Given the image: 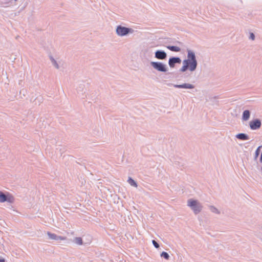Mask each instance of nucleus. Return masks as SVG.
I'll return each mask as SVG.
<instances>
[{
  "label": "nucleus",
  "mask_w": 262,
  "mask_h": 262,
  "mask_svg": "<svg viewBox=\"0 0 262 262\" xmlns=\"http://www.w3.org/2000/svg\"><path fill=\"white\" fill-rule=\"evenodd\" d=\"M187 58L183 61V66L179 70L180 72H185L188 70L191 72H193L196 69L198 66V61L195 53L189 49H187Z\"/></svg>",
  "instance_id": "nucleus-1"
},
{
  "label": "nucleus",
  "mask_w": 262,
  "mask_h": 262,
  "mask_svg": "<svg viewBox=\"0 0 262 262\" xmlns=\"http://www.w3.org/2000/svg\"><path fill=\"white\" fill-rule=\"evenodd\" d=\"M187 205L191 209L195 214L199 213L203 208L198 201L193 199H189L187 201Z\"/></svg>",
  "instance_id": "nucleus-2"
},
{
  "label": "nucleus",
  "mask_w": 262,
  "mask_h": 262,
  "mask_svg": "<svg viewBox=\"0 0 262 262\" xmlns=\"http://www.w3.org/2000/svg\"><path fill=\"white\" fill-rule=\"evenodd\" d=\"M150 66L156 71L161 73H166L168 71L167 66L160 61H151Z\"/></svg>",
  "instance_id": "nucleus-3"
},
{
  "label": "nucleus",
  "mask_w": 262,
  "mask_h": 262,
  "mask_svg": "<svg viewBox=\"0 0 262 262\" xmlns=\"http://www.w3.org/2000/svg\"><path fill=\"white\" fill-rule=\"evenodd\" d=\"M134 30L130 28L119 25L117 27L116 29V34L119 36H124L128 34H132L134 32Z\"/></svg>",
  "instance_id": "nucleus-4"
},
{
  "label": "nucleus",
  "mask_w": 262,
  "mask_h": 262,
  "mask_svg": "<svg viewBox=\"0 0 262 262\" xmlns=\"http://www.w3.org/2000/svg\"><path fill=\"white\" fill-rule=\"evenodd\" d=\"M14 197L9 193L5 194L2 191H0V202L4 203L5 202L12 203L14 202Z\"/></svg>",
  "instance_id": "nucleus-5"
},
{
  "label": "nucleus",
  "mask_w": 262,
  "mask_h": 262,
  "mask_svg": "<svg viewBox=\"0 0 262 262\" xmlns=\"http://www.w3.org/2000/svg\"><path fill=\"white\" fill-rule=\"evenodd\" d=\"M261 126V122L259 119H254L249 122V127L252 130L259 129Z\"/></svg>",
  "instance_id": "nucleus-6"
},
{
  "label": "nucleus",
  "mask_w": 262,
  "mask_h": 262,
  "mask_svg": "<svg viewBox=\"0 0 262 262\" xmlns=\"http://www.w3.org/2000/svg\"><path fill=\"white\" fill-rule=\"evenodd\" d=\"M182 62L181 59L179 57H170L168 61V66L170 68H174L176 64H180Z\"/></svg>",
  "instance_id": "nucleus-7"
},
{
  "label": "nucleus",
  "mask_w": 262,
  "mask_h": 262,
  "mask_svg": "<svg viewBox=\"0 0 262 262\" xmlns=\"http://www.w3.org/2000/svg\"><path fill=\"white\" fill-rule=\"evenodd\" d=\"M167 54L166 52L162 50H157L155 52V58L157 59L164 60L166 59Z\"/></svg>",
  "instance_id": "nucleus-8"
},
{
  "label": "nucleus",
  "mask_w": 262,
  "mask_h": 262,
  "mask_svg": "<svg viewBox=\"0 0 262 262\" xmlns=\"http://www.w3.org/2000/svg\"><path fill=\"white\" fill-rule=\"evenodd\" d=\"M47 235L49 236V238L51 239L55 240V241H63L66 239L67 237L65 236H59L56 235L55 233H51L50 232H47Z\"/></svg>",
  "instance_id": "nucleus-9"
},
{
  "label": "nucleus",
  "mask_w": 262,
  "mask_h": 262,
  "mask_svg": "<svg viewBox=\"0 0 262 262\" xmlns=\"http://www.w3.org/2000/svg\"><path fill=\"white\" fill-rule=\"evenodd\" d=\"M173 86L175 88L186 89H192L195 87L193 84L187 83H184L181 84H174Z\"/></svg>",
  "instance_id": "nucleus-10"
},
{
  "label": "nucleus",
  "mask_w": 262,
  "mask_h": 262,
  "mask_svg": "<svg viewBox=\"0 0 262 262\" xmlns=\"http://www.w3.org/2000/svg\"><path fill=\"white\" fill-rule=\"evenodd\" d=\"M235 137L242 141L248 140L250 139L249 136L245 133H239L235 135Z\"/></svg>",
  "instance_id": "nucleus-11"
},
{
  "label": "nucleus",
  "mask_w": 262,
  "mask_h": 262,
  "mask_svg": "<svg viewBox=\"0 0 262 262\" xmlns=\"http://www.w3.org/2000/svg\"><path fill=\"white\" fill-rule=\"evenodd\" d=\"M251 112L249 110H246L244 111L242 114V120L243 121H247L250 117Z\"/></svg>",
  "instance_id": "nucleus-12"
},
{
  "label": "nucleus",
  "mask_w": 262,
  "mask_h": 262,
  "mask_svg": "<svg viewBox=\"0 0 262 262\" xmlns=\"http://www.w3.org/2000/svg\"><path fill=\"white\" fill-rule=\"evenodd\" d=\"M166 48L172 52H179L181 51V48L175 46H167Z\"/></svg>",
  "instance_id": "nucleus-13"
},
{
  "label": "nucleus",
  "mask_w": 262,
  "mask_h": 262,
  "mask_svg": "<svg viewBox=\"0 0 262 262\" xmlns=\"http://www.w3.org/2000/svg\"><path fill=\"white\" fill-rule=\"evenodd\" d=\"M127 182L132 186L135 187H137V183L133 180L131 177H129L127 180Z\"/></svg>",
  "instance_id": "nucleus-14"
},
{
  "label": "nucleus",
  "mask_w": 262,
  "mask_h": 262,
  "mask_svg": "<svg viewBox=\"0 0 262 262\" xmlns=\"http://www.w3.org/2000/svg\"><path fill=\"white\" fill-rule=\"evenodd\" d=\"M73 242L78 245H82L83 244L82 238L80 237H75L73 239Z\"/></svg>",
  "instance_id": "nucleus-15"
},
{
  "label": "nucleus",
  "mask_w": 262,
  "mask_h": 262,
  "mask_svg": "<svg viewBox=\"0 0 262 262\" xmlns=\"http://www.w3.org/2000/svg\"><path fill=\"white\" fill-rule=\"evenodd\" d=\"M50 59L52 62V64L57 69H59V65L57 61L55 60V59L52 56H50Z\"/></svg>",
  "instance_id": "nucleus-16"
},
{
  "label": "nucleus",
  "mask_w": 262,
  "mask_h": 262,
  "mask_svg": "<svg viewBox=\"0 0 262 262\" xmlns=\"http://www.w3.org/2000/svg\"><path fill=\"white\" fill-rule=\"evenodd\" d=\"M210 210L213 213L219 214H220V211L214 206H209Z\"/></svg>",
  "instance_id": "nucleus-17"
},
{
  "label": "nucleus",
  "mask_w": 262,
  "mask_h": 262,
  "mask_svg": "<svg viewBox=\"0 0 262 262\" xmlns=\"http://www.w3.org/2000/svg\"><path fill=\"white\" fill-rule=\"evenodd\" d=\"M161 256L164 258H165V259L166 260H168L169 259V255L168 254V253L166 252H165V251H163L161 254H160Z\"/></svg>",
  "instance_id": "nucleus-18"
},
{
  "label": "nucleus",
  "mask_w": 262,
  "mask_h": 262,
  "mask_svg": "<svg viewBox=\"0 0 262 262\" xmlns=\"http://www.w3.org/2000/svg\"><path fill=\"white\" fill-rule=\"evenodd\" d=\"M261 146H258L257 149H256L255 151V158H256L257 157H258V156H259V153H260V148H261Z\"/></svg>",
  "instance_id": "nucleus-19"
},
{
  "label": "nucleus",
  "mask_w": 262,
  "mask_h": 262,
  "mask_svg": "<svg viewBox=\"0 0 262 262\" xmlns=\"http://www.w3.org/2000/svg\"><path fill=\"white\" fill-rule=\"evenodd\" d=\"M152 243L154 245V246L156 248H159L160 247V245L154 239L152 240Z\"/></svg>",
  "instance_id": "nucleus-20"
},
{
  "label": "nucleus",
  "mask_w": 262,
  "mask_h": 262,
  "mask_svg": "<svg viewBox=\"0 0 262 262\" xmlns=\"http://www.w3.org/2000/svg\"><path fill=\"white\" fill-rule=\"evenodd\" d=\"M255 34L253 33H252V32H250L249 38L250 39L254 40L255 39Z\"/></svg>",
  "instance_id": "nucleus-21"
},
{
  "label": "nucleus",
  "mask_w": 262,
  "mask_h": 262,
  "mask_svg": "<svg viewBox=\"0 0 262 262\" xmlns=\"http://www.w3.org/2000/svg\"><path fill=\"white\" fill-rule=\"evenodd\" d=\"M83 85H81L79 86V88L77 89V92L79 94L81 91V89H83Z\"/></svg>",
  "instance_id": "nucleus-22"
},
{
  "label": "nucleus",
  "mask_w": 262,
  "mask_h": 262,
  "mask_svg": "<svg viewBox=\"0 0 262 262\" xmlns=\"http://www.w3.org/2000/svg\"><path fill=\"white\" fill-rule=\"evenodd\" d=\"M8 3H9L8 2H7V3H5V4H8ZM0 6L1 7H6V6L4 5V3H1V2H0Z\"/></svg>",
  "instance_id": "nucleus-23"
},
{
  "label": "nucleus",
  "mask_w": 262,
  "mask_h": 262,
  "mask_svg": "<svg viewBox=\"0 0 262 262\" xmlns=\"http://www.w3.org/2000/svg\"><path fill=\"white\" fill-rule=\"evenodd\" d=\"M259 161L260 163H262V152L261 153L260 157L259 158Z\"/></svg>",
  "instance_id": "nucleus-24"
},
{
  "label": "nucleus",
  "mask_w": 262,
  "mask_h": 262,
  "mask_svg": "<svg viewBox=\"0 0 262 262\" xmlns=\"http://www.w3.org/2000/svg\"><path fill=\"white\" fill-rule=\"evenodd\" d=\"M5 260L3 258H0V262H5Z\"/></svg>",
  "instance_id": "nucleus-25"
},
{
  "label": "nucleus",
  "mask_w": 262,
  "mask_h": 262,
  "mask_svg": "<svg viewBox=\"0 0 262 262\" xmlns=\"http://www.w3.org/2000/svg\"><path fill=\"white\" fill-rule=\"evenodd\" d=\"M260 171H262V166L260 168Z\"/></svg>",
  "instance_id": "nucleus-26"
},
{
  "label": "nucleus",
  "mask_w": 262,
  "mask_h": 262,
  "mask_svg": "<svg viewBox=\"0 0 262 262\" xmlns=\"http://www.w3.org/2000/svg\"><path fill=\"white\" fill-rule=\"evenodd\" d=\"M15 1H17V0H14Z\"/></svg>",
  "instance_id": "nucleus-27"
}]
</instances>
